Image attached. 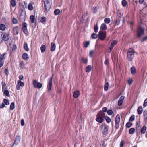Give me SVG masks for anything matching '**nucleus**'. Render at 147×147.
I'll list each match as a JSON object with an SVG mask.
<instances>
[{
	"mask_svg": "<svg viewBox=\"0 0 147 147\" xmlns=\"http://www.w3.org/2000/svg\"><path fill=\"white\" fill-rule=\"evenodd\" d=\"M107 111V108L106 107H104L102 109V110L100 111L96 115V121L99 123H102L104 121L102 119L103 117H104L105 114L104 112H106Z\"/></svg>",
	"mask_w": 147,
	"mask_h": 147,
	"instance_id": "f257e3e1",
	"label": "nucleus"
},
{
	"mask_svg": "<svg viewBox=\"0 0 147 147\" xmlns=\"http://www.w3.org/2000/svg\"><path fill=\"white\" fill-rule=\"evenodd\" d=\"M135 51L132 48H129L127 51V59L129 61H132L134 57Z\"/></svg>",
	"mask_w": 147,
	"mask_h": 147,
	"instance_id": "f03ea898",
	"label": "nucleus"
},
{
	"mask_svg": "<svg viewBox=\"0 0 147 147\" xmlns=\"http://www.w3.org/2000/svg\"><path fill=\"white\" fill-rule=\"evenodd\" d=\"M51 1L52 0H44V8L47 12H48L50 10L52 4Z\"/></svg>",
	"mask_w": 147,
	"mask_h": 147,
	"instance_id": "7ed1b4c3",
	"label": "nucleus"
},
{
	"mask_svg": "<svg viewBox=\"0 0 147 147\" xmlns=\"http://www.w3.org/2000/svg\"><path fill=\"white\" fill-rule=\"evenodd\" d=\"M108 126L105 123H103L101 126L102 133L103 135L107 136L108 134Z\"/></svg>",
	"mask_w": 147,
	"mask_h": 147,
	"instance_id": "20e7f679",
	"label": "nucleus"
},
{
	"mask_svg": "<svg viewBox=\"0 0 147 147\" xmlns=\"http://www.w3.org/2000/svg\"><path fill=\"white\" fill-rule=\"evenodd\" d=\"M144 29L140 26H138L136 31V34L138 38L142 36L144 33Z\"/></svg>",
	"mask_w": 147,
	"mask_h": 147,
	"instance_id": "39448f33",
	"label": "nucleus"
},
{
	"mask_svg": "<svg viewBox=\"0 0 147 147\" xmlns=\"http://www.w3.org/2000/svg\"><path fill=\"white\" fill-rule=\"evenodd\" d=\"M7 54L6 52L0 54V68L3 66L4 64V59L6 57V55Z\"/></svg>",
	"mask_w": 147,
	"mask_h": 147,
	"instance_id": "423d86ee",
	"label": "nucleus"
},
{
	"mask_svg": "<svg viewBox=\"0 0 147 147\" xmlns=\"http://www.w3.org/2000/svg\"><path fill=\"white\" fill-rule=\"evenodd\" d=\"M53 78V75L52 74L51 77L49 79V81L47 87L48 92H50L52 86V80Z\"/></svg>",
	"mask_w": 147,
	"mask_h": 147,
	"instance_id": "0eeeda50",
	"label": "nucleus"
},
{
	"mask_svg": "<svg viewBox=\"0 0 147 147\" xmlns=\"http://www.w3.org/2000/svg\"><path fill=\"white\" fill-rule=\"evenodd\" d=\"M120 121V118L119 115L117 114L115 119V127L116 129H118L119 127V123Z\"/></svg>",
	"mask_w": 147,
	"mask_h": 147,
	"instance_id": "6e6552de",
	"label": "nucleus"
},
{
	"mask_svg": "<svg viewBox=\"0 0 147 147\" xmlns=\"http://www.w3.org/2000/svg\"><path fill=\"white\" fill-rule=\"evenodd\" d=\"M27 24L26 22H24L22 24V29L23 32L26 35L29 34V32L28 30Z\"/></svg>",
	"mask_w": 147,
	"mask_h": 147,
	"instance_id": "1a4fd4ad",
	"label": "nucleus"
},
{
	"mask_svg": "<svg viewBox=\"0 0 147 147\" xmlns=\"http://www.w3.org/2000/svg\"><path fill=\"white\" fill-rule=\"evenodd\" d=\"M9 33H4L3 34H2L1 36H2V40L1 41V42H2L3 41L6 42L8 41L9 40Z\"/></svg>",
	"mask_w": 147,
	"mask_h": 147,
	"instance_id": "9d476101",
	"label": "nucleus"
},
{
	"mask_svg": "<svg viewBox=\"0 0 147 147\" xmlns=\"http://www.w3.org/2000/svg\"><path fill=\"white\" fill-rule=\"evenodd\" d=\"M98 38L101 40H104L106 36V33L105 32L100 31L99 32Z\"/></svg>",
	"mask_w": 147,
	"mask_h": 147,
	"instance_id": "9b49d317",
	"label": "nucleus"
},
{
	"mask_svg": "<svg viewBox=\"0 0 147 147\" xmlns=\"http://www.w3.org/2000/svg\"><path fill=\"white\" fill-rule=\"evenodd\" d=\"M33 84L34 88H40L42 86V84L40 82H38L36 80H33Z\"/></svg>",
	"mask_w": 147,
	"mask_h": 147,
	"instance_id": "f8f14e48",
	"label": "nucleus"
},
{
	"mask_svg": "<svg viewBox=\"0 0 147 147\" xmlns=\"http://www.w3.org/2000/svg\"><path fill=\"white\" fill-rule=\"evenodd\" d=\"M24 85V83L20 80H18L17 81V84L16 86V88L17 90H19L20 89V87H23Z\"/></svg>",
	"mask_w": 147,
	"mask_h": 147,
	"instance_id": "ddd939ff",
	"label": "nucleus"
},
{
	"mask_svg": "<svg viewBox=\"0 0 147 147\" xmlns=\"http://www.w3.org/2000/svg\"><path fill=\"white\" fill-rule=\"evenodd\" d=\"M19 32V29L18 26H16L13 29L12 33L13 35H16L18 34Z\"/></svg>",
	"mask_w": 147,
	"mask_h": 147,
	"instance_id": "4468645a",
	"label": "nucleus"
},
{
	"mask_svg": "<svg viewBox=\"0 0 147 147\" xmlns=\"http://www.w3.org/2000/svg\"><path fill=\"white\" fill-rule=\"evenodd\" d=\"M25 11L23 10H22V13L20 14L19 16V17L20 21H22L23 20H25Z\"/></svg>",
	"mask_w": 147,
	"mask_h": 147,
	"instance_id": "2eb2a0df",
	"label": "nucleus"
},
{
	"mask_svg": "<svg viewBox=\"0 0 147 147\" xmlns=\"http://www.w3.org/2000/svg\"><path fill=\"white\" fill-rule=\"evenodd\" d=\"M121 16L119 15H117L116 17V20L115 21V22L117 25H119L120 22Z\"/></svg>",
	"mask_w": 147,
	"mask_h": 147,
	"instance_id": "dca6fc26",
	"label": "nucleus"
},
{
	"mask_svg": "<svg viewBox=\"0 0 147 147\" xmlns=\"http://www.w3.org/2000/svg\"><path fill=\"white\" fill-rule=\"evenodd\" d=\"M124 99V97L123 96H122L120 97L118 102V104L119 106H120L122 104Z\"/></svg>",
	"mask_w": 147,
	"mask_h": 147,
	"instance_id": "f3484780",
	"label": "nucleus"
},
{
	"mask_svg": "<svg viewBox=\"0 0 147 147\" xmlns=\"http://www.w3.org/2000/svg\"><path fill=\"white\" fill-rule=\"evenodd\" d=\"M19 67L21 69L23 68L25 69L26 65L24 62L23 61H20L19 64Z\"/></svg>",
	"mask_w": 147,
	"mask_h": 147,
	"instance_id": "a211bd4d",
	"label": "nucleus"
},
{
	"mask_svg": "<svg viewBox=\"0 0 147 147\" xmlns=\"http://www.w3.org/2000/svg\"><path fill=\"white\" fill-rule=\"evenodd\" d=\"M80 95V92L79 91L77 90L75 91L73 94V96L75 98L78 97Z\"/></svg>",
	"mask_w": 147,
	"mask_h": 147,
	"instance_id": "6ab92c4d",
	"label": "nucleus"
},
{
	"mask_svg": "<svg viewBox=\"0 0 147 147\" xmlns=\"http://www.w3.org/2000/svg\"><path fill=\"white\" fill-rule=\"evenodd\" d=\"M56 46L55 44L53 42H52L51 43L50 50L51 51L53 52L55 51V50Z\"/></svg>",
	"mask_w": 147,
	"mask_h": 147,
	"instance_id": "aec40b11",
	"label": "nucleus"
},
{
	"mask_svg": "<svg viewBox=\"0 0 147 147\" xmlns=\"http://www.w3.org/2000/svg\"><path fill=\"white\" fill-rule=\"evenodd\" d=\"M1 84L2 86V91L7 89V87L6 86V84L3 81H2L1 83Z\"/></svg>",
	"mask_w": 147,
	"mask_h": 147,
	"instance_id": "412c9836",
	"label": "nucleus"
},
{
	"mask_svg": "<svg viewBox=\"0 0 147 147\" xmlns=\"http://www.w3.org/2000/svg\"><path fill=\"white\" fill-rule=\"evenodd\" d=\"M16 0H11L10 1V6L14 7L16 5Z\"/></svg>",
	"mask_w": 147,
	"mask_h": 147,
	"instance_id": "4be33fe9",
	"label": "nucleus"
},
{
	"mask_svg": "<svg viewBox=\"0 0 147 147\" xmlns=\"http://www.w3.org/2000/svg\"><path fill=\"white\" fill-rule=\"evenodd\" d=\"M137 111L139 115L141 114L143 111L142 107V106H140L137 109Z\"/></svg>",
	"mask_w": 147,
	"mask_h": 147,
	"instance_id": "5701e85b",
	"label": "nucleus"
},
{
	"mask_svg": "<svg viewBox=\"0 0 147 147\" xmlns=\"http://www.w3.org/2000/svg\"><path fill=\"white\" fill-rule=\"evenodd\" d=\"M144 121L146 123H147V111H144L143 113Z\"/></svg>",
	"mask_w": 147,
	"mask_h": 147,
	"instance_id": "b1692460",
	"label": "nucleus"
},
{
	"mask_svg": "<svg viewBox=\"0 0 147 147\" xmlns=\"http://www.w3.org/2000/svg\"><path fill=\"white\" fill-rule=\"evenodd\" d=\"M146 127L145 126H143V127L141 128L140 130L141 134H144L145 133L146 130Z\"/></svg>",
	"mask_w": 147,
	"mask_h": 147,
	"instance_id": "393cba45",
	"label": "nucleus"
},
{
	"mask_svg": "<svg viewBox=\"0 0 147 147\" xmlns=\"http://www.w3.org/2000/svg\"><path fill=\"white\" fill-rule=\"evenodd\" d=\"M102 118V119H104V118L106 120V121L107 123H109L111 122V118L107 116H105L104 117H103Z\"/></svg>",
	"mask_w": 147,
	"mask_h": 147,
	"instance_id": "a878e982",
	"label": "nucleus"
},
{
	"mask_svg": "<svg viewBox=\"0 0 147 147\" xmlns=\"http://www.w3.org/2000/svg\"><path fill=\"white\" fill-rule=\"evenodd\" d=\"M23 46L24 50L25 51H29L30 49L28 47V44H27L26 42H25L24 43Z\"/></svg>",
	"mask_w": 147,
	"mask_h": 147,
	"instance_id": "bb28decb",
	"label": "nucleus"
},
{
	"mask_svg": "<svg viewBox=\"0 0 147 147\" xmlns=\"http://www.w3.org/2000/svg\"><path fill=\"white\" fill-rule=\"evenodd\" d=\"M22 58L24 60H28L29 59L28 55L27 54L24 53L22 55Z\"/></svg>",
	"mask_w": 147,
	"mask_h": 147,
	"instance_id": "cd10ccee",
	"label": "nucleus"
},
{
	"mask_svg": "<svg viewBox=\"0 0 147 147\" xmlns=\"http://www.w3.org/2000/svg\"><path fill=\"white\" fill-rule=\"evenodd\" d=\"M86 72L89 73L90 72L92 69V67L91 65H89L86 67Z\"/></svg>",
	"mask_w": 147,
	"mask_h": 147,
	"instance_id": "c85d7f7f",
	"label": "nucleus"
},
{
	"mask_svg": "<svg viewBox=\"0 0 147 147\" xmlns=\"http://www.w3.org/2000/svg\"><path fill=\"white\" fill-rule=\"evenodd\" d=\"M100 29L102 30H107V28L106 24L104 23L102 24L101 25Z\"/></svg>",
	"mask_w": 147,
	"mask_h": 147,
	"instance_id": "c756f323",
	"label": "nucleus"
},
{
	"mask_svg": "<svg viewBox=\"0 0 147 147\" xmlns=\"http://www.w3.org/2000/svg\"><path fill=\"white\" fill-rule=\"evenodd\" d=\"M40 49L42 53L45 52L46 50V46L44 45H42L40 47Z\"/></svg>",
	"mask_w": 147,
	"mask_h": 147,
	"instance_id": "7c9ffc66",
	"label": "nucleus"
},
{
	"mask_svg": "<svg viewBox=\"0 0 147 147\" xmlns=\"http://www.w3.org/2000/svg\"><path fill=\"white\" fill-rule=\"evenodd\" d=\"M6 28L5 25L3 24H0V30L1 31H4Z\"/></svg>",
	"mask_w": 147,
	"mask_h": 147,
	"instance_id": "2f4dec72",
	"label": "nucleus"
},
{
	"mask_svg": "<svg viewBox=\"0 0 147 147\" xmlns=\"http://www.w3.org/2000/svg\"><path fill=\"white\" fill-rule=\"evenodd\" d=\"M141 127L140 123V121H137L136 123V131H137L138 129Z\"/></svg>",
	"mask_w": 147,
	"mask_h": 147,
	"instance_id": "473e14b6",
	"label": "nucleus"
},
{
	"mask_svg": "<svg viewBox=\"0 0 147 147\" xmlns=\"http://www.w3.org/2000/svg\"><path fill=\"white\" fill-rule=\"evenodd\" d=\"M109 85L108 82H106L105 83L104 88V90L105 91H107L108 90Z\"/></svg>",
	"mask_w": 147,
	"mask_h": 147,
	"instance_id": "72a5a7b5",
	"label": "nucleus"
},
{
	"mask_svg": "<svg viewBox=\"0 0 147 147\" xmlns=\"http://www.w3.org/2000/svg\"><path fill=\"white\" fill-rule=\"evenodd\" d=\"M3 94L6 96L9 97L10 95L9 94V92L8 90L7 89L3 91Z\"/></svg>",
	"mask_w": 147,
	"mask_h": 147,
	"instance_id": "f704fd0d",
	"label": "nucleus"
},
{
	"mask_svg": "<svg viewBox=\"0 0 147 147\" xmlns=\"http://www.w3.org/2000/svg\"><path fill=\"white\" fill-rule=\"evenodd\" d=\"M30 19L31 20V22L32 23H34V22L35 19L34 16L33 15H31L30 17Z\"/></svg>",
	"mask_w": 147,
	"mask_h": 147,
	"instance_id": "c9c22d12",
	"label": "nucleus"
},
{
	"mask_svg": "<svg viewBox=\"0 0 147 147\" xmlns=\"http://www.w3.org/2000/svg\"><path fill=\"white\" fill-rule=\"evenodd\" d=\"M117 43V42L115 40H113L111 44V49H113L114 46Z\"/></svg>",
	"mask_w": 147,
	"mask_h": 147,
	"instance_id": "e433bc0d",
	"label": "nucleus"
},
{
	"mask_svg": "<svg viewBox=\"0 0 147 147\" xmlns=\"http://www.w3.org/2000/svg\"><path fill=\"white\" fill-rule=\"evenodd\" d=\"M104 64L107 67L109 66V60L108 58H107L106 57L105 58V60L104 62Z\"/></svg>",
	"mask_w": 147,
	"mask_h": 147,
	"instance_id": "4c0bfd02",
	"label": "nucleus"
},
{
	"mask_svg": "<svg viewBox=\"0 0 147 147\" xmlns=\"http://www.w3.org/2000/svg\"><path fill=\"white\" fill-rule=\"evenodd\" d=\"M131 73L132 74H135L136 72V70L135 68L134 67H131Z\"/></svg>",
	"mask_w": 147,
	"mask_h": 147,
	"instance_id": "58836bf2",
	"label": "nucleus"
},
{
	"mask_svg": "<svg viewBox=\"0 0 147 147\" xmlns=\"http://www.w3.org/2000/svg\"><path fill=\"white\" fill-rule=\"evenodd\" d=\"M135 130L134 128H130L129 131V133L130 134H133L135 132Z\"/></svg>",
	"mask_w": 147,
	"mask_h": 147,
	"instance_id": "ea45409f",
	"label": "nucleus"
},
{
	"mask_svg": "<svg viewBox=\"0 0 147 147\" xmlns=\"http://www.w3.org/2000/svg\"><path fill=\"white\" fill-rule=\"evenodd\" d=\"M132 125V123L131 122H128L126 123V128H130Z\"/></svg>",
	"mask_w": 147,
	"mask_h": 147,
	"instance_id": "a19ab883",
	"label": "nucleus"
},
{
	"mask_svg": "<svg viewBox=\"0 0 147 147\" xmlns=\"http://www.w3.org/2000/svg\"><path fill=\"white\" fill-rule=\"evenodd\" d=\"M91 37L93 39H96L98 37V35L97 34L94 33L92 34Z\"/></svg>",
	"mask_w": 147,
	"mask_h": 147,
	"instance_id": "79ce46f5",
	"label": "nucleus"
},
{
	"mask_svg": "<svg viewBox=\"0 0 147 147\" xmlns=\"http://www.w3.org/2000/svg\"><path fill=\"white\" fill-rule=\"evenodd\" d=\"M33 7L32 3H30L29 4L28 6V9L29 10L32 11L33 9Z\"/></svg>",
	"mask_w": 147,
	"mask_h": 147,
	"instance_id": "37998d69",
	"label": "nucleus"
},
{
	"mask_svg": "<svg viewBox=\"0 0 147 147\" xmlns=\"http://www.w3.org/2000/svg\"><path fill=\"white\" fill-rule=\"evenodd\" d=\"M106 24H109L111 22V19L109 18H106L104 20Z\"/></svg>",
	"mask_w": 147,
	"mask_h": 147,
	"instance_id": "c03bdc74",
	"label": "nucleus"
},
{
	"mask_svg": "<svg viewBox=\"0 0 147 147\" xmlns=\"http://www.w3.org/2000/svg\"><path fill=\"white\" fill-rule=\"evenodd\" d=\"M60 12V10L59 9H55L54 11V14L55 15H57L59 14Z\"/></svg>",
	"mask_w": 147,
	"mask_h": 147,
	"instance_id": "a18cd8bd",
	"label": "nucleus"
},
{
	"mask_svg": "<svg viewBox=\"0 0 147 147\" xmlns=\"http://www.w3.org/2000/svg\"><path fill=\"white\" fill-rule=\"evenodd\" d=\"M127 2L125 0H123L122 2V5L123 7H126L127 5Z\"/></svg>",
	"mask_w": 147,
	"mask_h": 147,
	"instance_id": "49530a36",
	"label": "nucleus"
},
{
	"mask_svg": "<svg viewBox=\"0 0 147 147\" xmlns=\"http://www.w3.org/2000/svg\"><path fill=\"white\" fill-rule=\"evenodd\" d=\"M15 108V104L14 102L11 103L10 105V110H13Z\"/></svg>",
	"mask_w": 147,
	"mask_h": 147,
	"instance_id": "de8ad7c7",
	"label": "nucleus"
},
{
	"mask_svg": "<svg viewBox=\"0 0 147 147\" xmlns=\"http://www.w3.org/2000/svg\"><path fill=\"white\" fill-rule=\"evenodd\" d=\"M135 119V116L134 115H132L129 118V122H132Z\"/></svg>",
	"mask_w": 147,
	"mask_h": 147,
	"instance_id": "09e8293b",
	"label": "nucleus"
},
{
	"mask_svg": "<svg viewBox=\"0 0 147 147\" xmlns=\"http://www.w3.org/2000/svg\"><path fill=\"white\" fill-rule=\"evenodd\" d=\"M81 60L82 62L85 64H86L88 62V59L87 58H82L81 59Z\"/></svg>",
	"mask_w": 147,
	"mask_h": 147,
	"instance_id": "8fccbe9b",
	"label": "nucleus"
},
{
	"mask_svg": "<svg viewBox=\"0 0 147 147\" xmlns=\"http://www.w3.org/2000/svg\"><path fill=\"white\" fill-rule=\"evenodd\" d=\"M98 28L97 24H96V25H95L94 27V29L95 32L97 33L98 32Z\"/></svg>",
	"mask_w": 147,
	"mask_h": 147,
	"instance_id": "3c124183",
	"label": "nucleus"
},
{
	"mask_svg": "<svg viewBox=\"0 0 147 147\" xmlns=\"http://www.w3.org/2000/svg\"><path fill=\"white\" fill-rule=\"evenodd\" d=\"M46 20L45 17H41V20H40V22H41L43 23L44 22H46Z\"/></svg>",
	"mask_w": 147,
	"mask_h": 147,
	"instance_id": "603ef678",
	"label": "nucleus"
},
{
	"mask_svg": "<svg viewBox=\"0 0 147 147\" xmlns=\"http://www.w3.org/2000/svg\"><path fill=\"white\" fill-rule=\"evenodd\" d=\"M3 102L5 104L8 105L9 104V100L6 99H5L3 100Z\"/></svg>",
	"mask_w": 147,
	"mask_h": 147,
	"instance_id": "864d4df0",
	"label": "nucleus"
},
{
	"mask_svg": "<svg viewBox=\"0 0 147 147\" xmlns=\"http://www.w3.org/2000/svg\"><path fill=\"white\" fill-rule=\"evenodd\" d=\"M12 22L13 24H17L18 22V21L16 18H13L12 19Z\"/></svg>",
	"mask_w": 147,
	"mask_h": 147,
	"instance_id": "5fc2aeb1",
	"label": "nucleus"
},
{
	"mask_svg": "<svg viewBox=\"0 0 147 147\" xmlns=\"http://www.w3.org/2000/svg\"><path fill=\"white\" fill-rule=\"evenodd\" d=\"M133 82V80L131 78H129L127 81L128 84L129 85H130L132 84Z\"/></svg>",
	"mask_w": 147,
	"mask_h": 147,
	"instance_id": "6e6d98bb",
	"label": "nucleus"
},
{
	"mask_svg": "<svg viewBox=\"0 0 147 147\" xmlns=\"http://www.w3.org/2000/svg\"><path fill=\"white\" fill-rule=\"evenodd\" d=\"M84 44V47H87L89 44V41H86Z\"/></svg>",
	"mask_w": 147,
	"mask_h": 147,
	"instance_id": "4d7b16f0",
	"label": "nucleus"
},
{
	"mask_svg": "<svg viewBox=\"0 0 147 147\" xmlns=\"http://www.w3.org/2000/svg\"><path fill=\"white\" fill-rule=\"evenodd\" d=\"M94 54V51L93 50H91L89 53V55L91 57H93V55Z\"/></svg>",
	"mask_w": 147,
	"mask_h": 147,
	"instance_id": "13d9d810",
	"label": "nucleus"
},
{
	"mask_svg": "<svg viewBox=\"0 0 147 147\" xmlns=\"http://www.w3.org/2000/svg\"><path fill=\"white\" fill-rule=\"evenodd\" d=\"M107 113L109 115H111L113 113V111L112 110H109L107 111Z\"/></svg>",
	"mask_w": 147,
	"mask_h": 147,
	"instance_id": "bf43d9fd",
	"label": "nucleus"
},
{
	"mask_svg": "<svg viewBox=\"0 0 147 147\" xmlns=\"http://www.w3.org/2000/svg\"><path fill=\"white\" fill-rule=\"evenodd\" d=\"M4 72L6 75L7 76L9 74V70L7 68H6L4 71Z\"/></svg>",
	"mask_w": 147,
	"mask_h": 147,
	"instance_id": "052dcab7",
	"label": "nucleus"
},
{
	"mask_svg": "<svg viewBox=\"0 0 147 147\" xmlns=\"http://www.w3.org/2000/svg\"><path fill=\"white\" fill-rule=\"evenodd\" d=\"M125 142L123 140H122L120 142V147H123Z\"/></svg>",
	"mask_w": 147,
	"mask_h": 147,
	"instance_id": "680f3d73",
	"label": "nucleus"
},
{
	"mask_svg": "<svg viewBox=\"0 0 147 147\" xmlns=\"http://www.w3.org/2000/svg\"><path fill=\"white\" fill-rule=\"evenodd\" d=\"M147 105V98L144 101L143 106L145 107Z\"/></svg>",
	"mask_w": 147,
	"mask_h": 147,
	"instance_id": "e2e57ef3",
	"label": "nucleus"
},
{
	"mask_svg": "<svg viewBox=\"0 0 147 147\" xmlns=\"http://www.w3.org/2000/svg\"><path fill=\"white\" fill-rule=\"evenodd\" d=\"M17 48L16 45L15 44H13V45L12 47V50L13 51L16 50Z\"/></svg>",
	"mask_w": 147,
	"mask_h": 147,
	"instance_id": "0e129e2a",
	"label": "nucleus"
},
{
	"mask_svg": "<svg viewBox=\"0 0 147 147\" xmlns=\"http://www.w3.org/2000/svg\"><path fill=\"white\" fill-rule=\"evenodd\" d=\"M18 78L19 79V80H20V81H21L23 80L24 78L23 76L22 75H20L19 76Z\"/></svg>",
	"mask_w": 147,
	"mask_h": 147,
	"instance_id": "69168bd1",
	"label": "nucleus"
},
{
	"mask_svg": "<svg viewBox=\"0 0 147 147\" xmlns=\"http://www.w3.org/2000/svg\"><path fill=\"white\" fill-rule=\"evenodd\" d=\"M21 125L22 126H23L24 125V120L23 119H22L21 121Z\"/></svg>",
	"mask_w": 147,
	"mask_h": 147,
	"instance_id": "338daca9",
	"label": "nucleus"
},
{
	"mask_svg": "<svg viewBox=\"0 0 147 147\" xmlns=\"http://www.w3.org/2000/svg\"><path fill=\"white\" fill-rule=\"evenodd\" d=\"M146 40H147V36L143 38L142 40V42H144Z\"/></svg>",
	"mask_w": 147,
	"mask_h": 147,
	"instance_id": "774afa93",
	"label": "nucleus"
}]
</instances>
